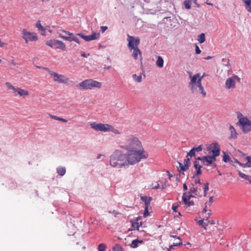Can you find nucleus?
Masks as SVG:
<instances>
[{"label":"nucleus","mask_w":251,"mask_h":251,"mask_svg":"<svg viewBox=\"0 0 251 251\" xmlns=\"http://www.w3.org/2000/svg\"><path fill=\"white\" fill-rule=\"evenodd\" d=\"M177 208V205H173L172 207V209L173 210V212H176V209Z\"/></svg>","instance_id":"864d4df0"},{"label":"nucleus","mask_w":251,"mask_h":251,"mask_svg":"<svg viewBox=\"0 0 251 251\" xmlns=\"http://www.w3.org/2000/svg\"><path fill=\"white\" fill-rule=\"evenodd\" d=\"M106 249V245L104 244H100L98 246V251H104Z\"/></svg>","instance_id":"ea45409f"},{"label":"nucleus","mask_w":251,"mask_h":251,"mask_svg":"<svg viewBox=\"0 0 251 251\" xmlns=\"http://www.w3.org/2000/svg\"><path fill=\"white\" fill-rule=\"evenodd\" d=\"M109 126L110 125L109 124L97 123L96 122H93L90 124L91 128L97 131H101L104 132L109 131V127H110Z\"/></svg>","instance_id":"9b49d317"},{"label":"nucleus","mask_w":251,"mask_h":251,"mask_svg":"<svg viewBox=\"0 0 251 251\" xmlns=\"http://www.w3.org/2000/svg\"><path fill=\"white\" fill-rule=\"evenodd\" d=\"M59 121H61L62 122H64V123H66L67 122V120L65 119H63V118H59Z\"/></svg>","instance_id":"4d7b16f0"},{"label":"nucleus","mask_w":251,"mask_h":251,"mask_svg":"<svg viewBox=\"0 0 251 251\" xmlns=\"http://www.w3.org/2000/svg\"><path fill=\"white\" fill-rule=\"evenodd\" d=\"M141 200L145 202V206L149 207L150 204V201L151 200V198L150 197L148 198L147 197H142L141 198Z\"/></svg>","instance_id":"a878e982"},{"label":"nucleus","mask_w":251,"mask_h":251,"mask_svg":"<svg viewBox=\"0 0 251 251\" xmlns=\"http://www.w3.org/2000/svg\"><path fill=\"white\" fill-rule=\"evenodd\" d=\"M143 243V241L142 240H139L137 239L134 240L132 241L131 244V247L132 248H136L138 246V243Z\"/></svg>","instance_id":"7c9ffc66"},{"label":"nucleus","mask_w":251,"mask_h":251,"mask_svg":"<svg viewBox=\"0 0 251 251\" xmlns=\"http://www.w3.org/2000/svg\"><path fill=\"white\" fill-rule=\"evenodd\" d=\"M205 220V218H204V219L203 220H199L198 221V223L200 225H201L203 227H204V228L206 227V226H207L208 225V222H204V220Z\"/></svg>","instance_id":"58836bf2"},{"label":"nucleus","mask_w":251,"mask_h":251,"mask_svg":"<svg viewBox=\"0 0 251 251\" xmlns=\"http://www.w3.org/2000/svg\"><path fill=\"white\" fill-rule=\"evenodd\" d=\"M236 81L240 82V78L237 75H234L227 78L225 83L226 88L228 89L235 88Z\"/></svg>","instance_id":"f8f14e48"},{"label":"nucleus","mask_w":251,"mask_h":251,"mask_svg":"<svg viewBox=\"0 0 251 251\" xmlns=\"http://www.w3.org/2000/svg\"><path fill=\"white\" fill-rule=\"evenodd\" d=\"M120 148L126 151L124 154L127 167L134 165L148 157V154L144 150L141 142L132 135L125 137L121 143Z\"/></svg>","instance_id":"f257e3e1"},{"label":"nucleus","mask_w":251,"mask_h":251,"mask_svg":"<svg viewBox=\"0 0 251 251\" xmlns=\"http://www.w3.org/2000/svg\"><path fill=\"white\" fill-rule=\"evenodd\" d=\"M46 44L52 48L54 47L53 40H50V41L47 42Z\"/></svg>","instance_id":"c03bdc74"},{"label":"nucleus","mask_w":251,"mask_h":251,"mask_svg":"<svg viewBox=\"0 0 251 251\" xmlns=\"http://www.w3.org/2000/svg\"><path fill=\"white\" fill-rule=\"evenodd\" d=\"M202 148L201 145H200L197 147H193L190 151L187 153V156H194L195 155L196 152H199L202 151Z\"/></svg>","instance_id":"a211bd4d"},{"label":"nucleus","mask_w":251,"mask_h":251,"mask_svg":"<svg viewBox=\"0 0 251 251\" xmlns=\"http://www.w3.org/2000/svg\"><path fill=\"white\" fill-rule=\"evenodd\" d=\"M185 203L186 204L188 205V206H189L193 205L194 204V202L192 201H190V200L189 201H188L187 203Z\"/></svg>","instance_id":"603ef678"},{"label":"nucleus","mask_w":251,"mask_h":251,"mask_svg":"<svg viewBox=\"0 0 251 251\" xmlns=\"http://www.w3.org/2000/svg\"><path fill=\"white\" fill-rule=\"evenodd\" d=\"M229 130L230 132L229 138L230 139H236L237 137L238 133H237L235 128L232 126L230 125Z\"/></svg>","instance_id":"6ab92c4d"},{"label":"nucleus","mask_w":251,"mask_h":251,"mask_svg":"<svg viewBox=\"0 0 251 251\" xmlns=\"http://www.w3.org/2000/svg\"><path fill=\"white\" fill-rule=\"evenodd\" d=\"M245 3L247 10L251 13V0H242Z\"/></svg>","instance_id":"5701e85b"},{"label":"nucleus","mask_w":251,"mask_h":251,"mask_svg":"<svg viewBox=\"0 0 251 251\" xmlns=\"http://www.w3.org/2000/svg\"><path fill=\"white\" fill-rule=\"evenodd\" d=\"M238 153L239 159L241 162V163H240V166L243 168L251 167V156H246L245 153L239 151H238Z\"/></svg>","instance_id":"0eeeda50"},{"label":"nucleus","mask_w":251,"mask_h":251,"mask_svg":"<svg viewBox=\"0 0 251 251\" xmlns=\"http://www.w3.org/2000/svg\"><path fill=\"white\" fill-rule=\"evenodd\" d=\"M127 40L128 42L127 46L129 50H133L132 54V57L135 59L138 58V55H140L142 60V53L138 46L140 44V39L139 37L134 38L132 36L127 35Z\"/></svg>","instance_id":"20e7f679"},{"label":"nucleus","mask_w":251,"mask_h":251,"mask_svg":"<svg viewBox=\"0 0 251 251\" xmlns=\"http://www.w3.org/2000/svg\"><path fill=\"white\" fill-rule=\"evenodd\" d=\"M209 208L210 207L208 206V203L206 202L205 206L202 211V214H205V215L203 217L204 218H205L206 221L208 220L210 216L212 214L211 210Z\"/></svg>","instance_id":"f3484780"},{"label":"nucleus","mask_w":251,"mask_h":251,"mask_svg":"<svg viewBox=\"0 0 251 251\" xmlns=\"http://www.w3.org/2000/svg\"><path fill=\"white\" fill-rule=\"evenodd\" d=\"M22 35L26 44H28L29 42H35L38 40V37L35 33L28 31L26 29L22 30Z\"/></svg>","instance_id":"6e6552de"},{"label":"nucleus","mask_w":251,"mask_h":251,"mask_svg":"<svg viewBox=\"0 0 251 251\" xmlns=\"http://www.w3.org/2000/svg\"><path fill=\"white\" fill-rule=\"evenodd\" d=\"M113 251H124L123 248L119 244L115 245L113 247Z\"/></svg>","instance_id":"e433bc0d"},{"label":"nucleus","mask_w":251,"mask_h":251,"mask_svg":"<svg viewBox=\"0 0 251 251\" xmlns=\"http://www.w3.org/2000/svg\"><path fill=\"white\" fill-rule=\"evenodd\" d=\"M149 215V212L148 211V207L145 206V211L144 212V216L145 217H147Z\"/></svg>","instance_id":"49530a36"},{"label":"nucleus","mask_w":251,"mask_h":251,"mask_svg":"<svg viewBox=\"0 0 251 251\" xmlns=\"http://www.w3.org/2000/svg\"><path fill=\"white\" fill-rule=\"evenodd\" d=\"M203 192H200L198 191V187H193L190 188V193L193 194L196 197V196L201 197L206 196V191L209 189V183L206 182L204 184L202 188Z\"/></svg>","instance_id":"1a4fd4ad"},{"label":"nucleus","mask_w":251,"mask_h":251,"mask_svg":"<svg viewBox=\"0 0 251 251\" xmlns=\"http://www.w3.org/2000/svg\"><path fill=\"white\" fill-rule=\"evenodd\" d=\"M233 162H235V163H236L238 164L239 165H240V163H241V162L240 161L239 159V160H238V159H236V158H234V161H233Z\"/></svg>","instance_id":"13d9d810"},{"label":"nucleus","mask_w":251,"mask_h":251,"mask_svg":"<svg viewBox=\"0 0 251 251\" xmlns=\"http://www.w3.org/2000/svg\"><path fill=\"white\" fill-rule=\"evenodd\" d=\"M110 165L116 168L128 167L125 154L119 150H116L111 155Z\"/></svg>","instance_id":"7ed1b4c3"},{"label":"nucleus","mask_w":251,"mask_h":251,"mask_svg":"<svg viewBox=\"0 0 251 251\" xmlns=\"http://www.w3.org/2000/svg\"><path fill=\"white\" fill-rule=\"evenodd\" d=\"M50 117L51 118V119H53L54 120H57L58 121L59 120V117L57 116H54V115H50Z\"/></svg>","instance_id":"09e8293b"},{"label":"nucleus","mask_w":251,"mask_h":251,"mask_svg":"<svg viewBox=\"0 0 251 251\" xmlns=\"http://www.w3.org/2000/svg\"><path fill=\"white\" fill-rule=\"evenodd\" d=\"M107 27L106 26H102L100 27V30L102 32H104L107 29Z\"/></svg>","instance_id":"3c124183"},{"label":"nucleus","mask_w":251,"mask_h":251,"mask_svg":"<svg viewBox=\"0 0 251 251\" xmlns=\"http://www.w3.org/2000/svg\"><path fill=\"white\" fill-rule=\"evenodd\" d=\"M167 173L168 174V175H169V178H170H170H171V177H172V176H173V175H171V174L170 173V172H169L167 171Z\"/></svg>","instance_id":"774afa93"},{"label":"nucleus","mask_w":251,"mask_h":251,"mask_svg":"<svg viewBox=\"0 0 251 251\" xmlns=\"http://www.w3.org/2000/svg\"><path fill=\"white\" fill-rule=\"evenodd\" d=\"M238 174L241 177L249 181V182L251 184V176L247 175L242 173L240 171H238Z\"/></svg>","instance_id":"b1692460"},{"label":"nucleus","mask_w":251,"mask_h":251,"mask_svg":"<svg viewBox=\"0 0 251 251\" xmlns=\"http://www.w3.org/2000/svg\"><path fill=\"white\" fill-rule=\"evenodd\" d=\"M77 35L81 37L86 41H90L91 40L98 39L100 37V33H94L90 35L85 36L82 33H79L77 34Z\"/></svg>","instance_id":"ddd939ff"},{"label":"nucleus","mask_w":251,"mask_h":251,"mask_svg":"<svg viewBox=\"0 0 251 251\" xmlns=\"http://www.w3.org/2000/svg\"><path fill=\"white\" fill-rule=\"evenodd\" d=\"M243 132L247 133L251 130L250 121L247 117H242L239 119Z\"/></svg>","instance_id":"9d476101"},{"label":"nucleus","mask_w":251,"mask_h":251,"mask_svg":"<svg viewBox=\"0 0 251 251\" xmlns=\"http://www.w3.org/2000/svg\"><path fill=\"white\" fill-rule=\"evenodd\" d=\"M16 94L19 95L22 97H25L29 95L28 92L25 89H22L20 88H18V90L17 91Z\"/></svg>","instance_id":"412c9836"},{"label":"nucleus","mask_w":251,"mask_h":251,"mask_svg":"<svg viewBox=\"0 0 251 251\" xmlns=\"http://www.w3.org/2000/svg\"><path fill=\"white\" fill-rule=\"evenodd\" d=\"M61 31H62V32H64V33H65L66 34H68V35H71V36H73V34L70 32L69 31H65V30H61Z\"/></svg>","instance_id":"5fc2aeb1"},{"label":"nucleus","mask_w":251,"mask_h":251,"mask_svg":"<svg viewBox=\"0 0 251 251\" xmlns=\"http://www.w3.org/2000/svg\"><path fill=\"white\" fill-rule=\"evenodd\" d=\"M196 160H201V161L202 162V157H198L197 158H196Z\"/></svg>","instance_id":"338daca9"},{"label":"nucleus","mask_w":251,"mask_h":251,"mask_svg":"<svg viewBox=\"0 0 251 251\" xmlns=\"http://www.w3.org/2000/svg\"><path fill=\"white\" fill-rule=\"evenodd\" d=\"M44 70L47 71L53 77V80L59 83L67 84L69 81V78L63 75L59 74L56 72L51 71L48 68L44 67Z\"/></svg>","instance_id":"423d86ee"},{"label":"nucleus","mask_w":251,"mask_h":251,"mask_svg":"<svg viewBox=\"0 0 251 251\" xmlns=\"http://www.w3.org/2000/svg\"><path fill=\"white\" fill-rule=\"evenodd\" d=\"M177 239L179 240V242H176V243H174L173 245H172L170 246L169 249L170 250L172 249H173V247H175V246H179L180 245H182V243L181 242V239L179 238V237H178Z\"/></svg>","instance_id":"4c0bfd02"},{"label":"nucleus","mask_w":251,"mask_h":251,"mask_svg":"<svg viewBox=\"0 0 251 251\" xmlns=\"http://www.w3.org/2000/svg\"><path fill=\"white\" fill-rule=\"evenodd\" d=\"M6 45V43H4V42H1V39H0V47H3L4 45Z\"/></svg>","instance_id":"bf43d9fd"},{"label":"nucleus","mask_w":251,"mask_h":251,"mask_svg":"<svg viewBox=\"0 0 251 251\" xmlns=\"http://www.w3.org/2000/svg\"><path fill=\"white\" fill-rule=\"evenodd\" d=\"M223 161L225 162H229L232 165H233V166L235 167V166L233 164V160H231L230 159V157L228 156V155L226 154V153H225V152H224V156H223Z\"/></svg>","instance_id":"bb28decb"},{"label":"nucleus","mask_w":251,"mask_h":251,"mask_svg":"<svg viewBox=\"0 0 251 251\" xmlns=\"http://www.w3.org/2000/svg\"><path fill=\"white\" fill-rule=\"evenodd\" d=\"M101 83L92 79H85L78 83L76 87L82 90H92L94 88H100Z\"/></svg>","instance_id":"39448f33"},{"label":"nucleus","mask_w":251,"mask_h":251,"mask_svg":"<svg viewBox=\"0 0 251 251\" xmlns=\"http://www.w3.org/2000/svg\"><path fill=\"white\" fill-rule=\"evenodd\" d=\"M166 187H167V185H166V184H163V185H162V186H161V188H162V189H165Z\"/></svg>","instance_id":"69168bd1"},{"label":"nucleus","mask_w":251,"mask_h":251,"mask_svg":"<svg viewBox=\"0 0 251 251\" xmlns=\"http://www.w3.org/2000/svg\"><path fill=\"white\" fill-rule=\"evenodd\" d=\"M209 149L212 153V155L216 157L220 155V149L217 143H212L209 147Z\"/></svg>","instance_id":"4468645a"},{"label":"nucleus","mask_w":251,"mask_h":251,"mask_svg":"<svg viewBox=\"0 0 251 251\" xmlns=\"http://www.w3.org/2000/svg\"><path fill=\"white\" fill-rule=\"evenodd\" d=\"M198 40L200 43H203L205 42V34L204 33H201L200 35L198 36Z\"/></svg>","instance_id":"f704fd0d"},{"label":"nucleus","mask_w":251,"mask_h":251,"mask_svg":"<svg viewBox=\"0 0 251 251\" xmlns=\"http://www.w3.org/2000/svg\"><path fill=\"white\" fill-rule=\"evenodd\" d=\"M213 197H210L209 199V202H207L208 203L209 207L211 206V204L213 202Z\"/></svg>","instance_id":"de8ad7c7"},{"label":"nucleus","mask_w":251,"mask_h":251,"mask_svg":"<svg viewBox=\"0 0 251 251\" xmlns=\"http://www.w3.org/2000/svg\"><path fill=\"white\" fill-rule=\"evenodd\" d=\"M183 190L184 191H186L187 190V186L186 183H184L183 185Z\"/></svg>","instance_id":"680f3d73"},{"label":"nucleus","mask_w":251,"mask_h":251,"mask_svg":"<svg viewBox=\"0 0 251 251\" xmlns=\"http://www.w3.org/2000/svg\"><path fill=\"white\" fill-rule=\"evenodd\" d=\"M206 75L205 73H204L201 76H200L199 74V78H201V79L202 80V79Z\"/></svg>","instance_id":"0e129e2a"},{"label":"nucleus","mask_w":251,"mask_h":251,"mask_svg":"<svg viewBox=\"0 0 251 251\" xmlns=\"http://www.w3.org/2000/svg\"><path fill=\"white\" fill-rule=\"evenodd\" d=\"M190 81L189 83V87L193 93H200L204 98L206 96L203 87L201 84V80L199 78V74L193 75L191 72L189 74Z\"/></svg>","instance_id":"f03ea898"},{"label":"nucleus","mask_w":251,"mask_h":251,"mask_svg":"<svg viewBox=\"0 0 251 251\" xmlns=\"http://www.w3.org/2000/svg\"><path fill=\"white\" fill-rule=\"evenodd\" d=\"M5 85L8 89L13 90V93H14V96H17L16 93L18 90V88H15L14 86L12 85L9 82H8L5 83Z\"/></svg>","instance_id":"4be33fe9"},{"label":"nucleus","mask_w":251,"mask_h":251,"mask_svg":"<svg viewBox=\"0 0 251 251\" xmlns=\"http://www.w3.org/2000/svg\"><path fill=\"white\" fill-rule=\"evenodd\" d=\"M140 219V217H137L136 219V222H132V226L134 229H137V230H139V228L140 227L139 221Z\"/></svg>","instance_id":"cd10ccee"},{"label":"nucleus","mask_w":251,"mask_h":251,"mask_svg":"<svg viewBox=\"0 0 251 251\" xmlns=\"http://www.w3.org/2000/svg\"><path fill=\"white\" fill-rule=\"evenodd\" d=\"M60 37L65 40L69 41L70 42L74 41V37H66V36H64L62 35L61 34L60 35Z\"/></svg>","instance_id":"a19ab883"},{"label":"nucleus","mask_w":251,"mask_h":251,"mask_svg":"<svg viewBox=\"0 0 251 251\" xmlns=\"http://www.w3.org/2000/svg\"><path fill=\"white\" fill-rule=\"evenodd\" d=\"M178 164H179V167L178 168V169L179 172L186 171L189 168L188 166H187L186 165H184V164L182 163L179 162Z\"/></svg>","instance_id":"c756f323"},{"label":"nucleus","mask_w":251,"mask_h":251,"mask_svg":"<svg viewBox=\"0 0 251 251\" xmlns=\"http://www.w3.org/2000/svg\"><path fill=\"white\" fill-rule=\"evenodd\" d=\"M74 41L76 42L77 44H80V42L78 40V39H77V38L76 37H74Z\"/></svg>","instance_id":"052dcab7"},{"label":"nucleus","mask_w":251,"mask_h":251,"mask_svg":"<svg viewBox=\"0 0 251 251\" xmlns=\"http://www.w3.org/2000/svg\"><path fill=\"white\" fill-rule=\"evenodd\" d=\"M186 157L187 159H185L184 160L183 164L184 165H186L187 166L189 167V164L190 163V158L188 157V156H187V155L186 156Z\"/></svg>","instance_id":"79ce46f5"},{"label":"nucleus","mask_w":251,"mask_h":251,"mask_svg":"<svg viewBox=\"0 0 251 251\" xmlns=\"http://www.w3.org/2000/svg\"><path fill=\"white\" fill-rule=\"evenodd\" d=\"M36 27L40 31H45V28L41 25L40 21H38L36 24Z\"/></svg>","instance_id":"c9c22d12"},{"label":"nucleus","mask_w":251,"mask_h":251,"mask_svg":"<svg viewBox=\"0 0 251 251\" xmlns=\"http://www.w3.org/2000/svg\"><path fill=\"white\" fill-rule=\"evenodd\" d=\"M53 44L54 47L53 48L55 49H61L63 50H66V45L65 44L61 41L54 40H53Z\"/></svg>","instance_id":"dca6fc26"},{"label":"nucleus","mask_w":251,"mask_h":251,"mask_svg":"<svg viewBox=\"0 0 251 251\" xmlns=\"http://www.w3.org/2000/svg\"><path fill=\"white\" fill-rule=\"evenodd\" d=\"M184 4L185 5V7L186 8L189 9H190L191 8V5L190 4H189V1H188V0H185L184 2Z\"/></svg>","instance_id":"a18cd8bd"},{"label":"nucleus","mask_w":251,"mask_h":251,"mask_svg":"<svg viewBox=\"0 0 251 251\" xmlns=\"http://www.w3.org/2000/svg\"><path fill=\"white\" fill-rule=\"evenodd\" d=\"M151 186L152 188L154 189H157L160 187V185L158 182L152 183Z\"/></svg>","instance_id":"37998d69"},{"label":"nucleus","mask_w":251,"mask_h":251,"mask_svg":"<svg viewBox=\"0 0 251 251\" xmlns=\"http://www.w3.org/2000/svg\"><path fill=\"white\" fill-rule=\"evenodd\" d=\"M191 197H195V196L193 194H190L189 195H186L185 193L183 194V200L184 203H187L189 201Z\"/></svg>","instance_id":"c85d7f7f"},{"label":"nucleus","mask_w":251,"mask_h":251,"mask_svg":"<svg viewBox=\"0 0 251 251\" xmlns=\"http://www.w3.org/2000/svg\"><path fill=\"white\" fill-rule=\"evenodd\" d=\"M201 52V50L199 49V47L197 45H196V53L200 54Z\"/></svg>","instance_id":"8fccbe9b"},{"label":"nucleus","mask_w":251,"mask_h":251,"mask_svg":"<svg viewBox=\"0 0 251 251\" xmlns=\"http://www.w3.org/2000/svg\"><path fill=\"white\" fill-rule=\"evenodd\" d=\"M163 64H164V60H163V58L161 56H158L157 57V60L156 62V66L159 68H162L163 67Z\"/></svg>","instance_id":"393cba45"},{"label":"nucleus","mask_w":251,"mask_h":251,"mask_svg":"<svg viewBox=\"0 0 251 251\" xmlns=\"http://www.w3.org/2000/svg\"><path fill=\"white\" fill-rule=\"evenodd\" d=\"M132 77L135 81L138 82H140L142 80V75L141 74L139 75H137L136 74H133Z\"/></svg>","instance_id":"72a5a7b5"},{"label":"nucleus","mask_w":251,"mask_h":251,"mask_svg":"<svg viewBox=\"0 0 251 251\" xmlns=\"http://www.w3.org/2000/svg\"><path fill=\"white\" fill-rule=\"evenodd\" d=\"M195 184H198L199 183L200 184V185H201V183H200V179H197L195 180Z\"/></svg>","instance_id":"e2e57ef3"},{"label":"nucleus","mask_w":251,"mask_h":251,"mask_svg":"<svg viewBox=\"0 0 251 251\" xmlns=\"http://www.w3.org/2000/svg\"><path fill=\"white\" fill-rule=\"evenodd\" d=\"M90 54L89 53L88 54V55H87L84 52H83L82 51L81 52V55L82 56V57H87L88 56H89Z\"/></svg>","instance_id":"6e6d98bb"},{"label":"nucleus","mask_w":251,"mask_h":251,"mask_svg":"<svg viewBox=\"0 0 251 251\" xmlns=\"http://www.w3.org/2000/svg\"><path fill=\"white\" fill-rule=\"evenodd\" d=\"M194 166L196 170V174L197 175H201V168H202V166L198 161L196 160L194 162Z\"/></svg>","instance_id":"aec40b11"},{"label":"nucleus","mask_w":251,"mask_h":251,"mask_svg":"<svg viewBox=\"0 0 251 251\" xmlns=\"http://www.w3.org/2000/svg\"><path fill=\"white\" fill-rule=\"evenodd\" d=\"M216 157L213 155H208L202 157V162L206 165H209L216 161Z\"/></svg>","instance_id":"2eb2a0df"},{"label":"nucleus","mask_w":251,"mask_h":251,"mask_svg":"<svg viewBox=\"0 0 251 251\" xmlns=\"http://www.w3.org/2000/svg\"><path fill=\"white\" fill-rule=\"evenodd\" d=\"M109 126V131H111L115 134H120L121 133V131H120L118 129L115 128L112 126L110 125Z\"/></svg>","instance_id":"2f4dec72"},{"label":"nucleus","mask_w":251,"mask_h":251,"mask_svg":"<svg viewBox=\"0 0 251 251\" xmlns=\"http://www.w3.org/2000/svg\"><path fill=\"white\" fill-rule=\"evenodd\" d=\"M57 173L61 176H63L66 173V169L64 167H60L57 169Z\"/></svg>","instance_id":"473e14b6"}]
</instances>
